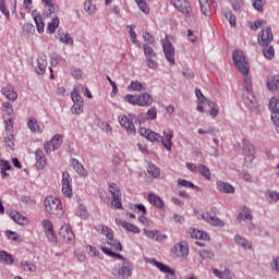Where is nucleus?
<instances>
[{
    "label": "nucleus",
    "mask_w": 279,
    "mask_h": 279,
    "mask_svg": "<svg viewBox=\"0 0 279 279\" xmlns=\"http://www.w3.org/2000/svg\"><path fill=\"white\" fill-rule=\"evenodd\" d=\"M101 251L104 254H107V256H111V258H118L119 260H123L122 265L118 268V276L120 278L125 279L130 278L132 276V266L130 265V262L123 257V255L119 253L112 252V250L101 246Z\"/></svg>",
    "instance_id": "f257e3e1"
},
{
    "label": "nucleus",
    "mask_w": 279,
    "mask_h": 279,
    "mask_svg": "<svg viewBox=\"0 0 279 279\" xmlns=\"http://www.w3.org/2000/svg\"><path fill=\"white\" fill-rule=\"evenodd\" d=\"M233 63L235 64V68L242 75H247L250 73V63L247 62V59L245 58V54L241 50H235L232 53Z\"/></svg>",
    "instance_id": "f03ea898"
},
{
    "label": "nucleus",
    "mask_w": 279,
    "mask_h": 279,
    "mask_svg": "<svg viewBox=\"0 0 279 279\" xmlns=\"http://www.w3.org/2000/svg\"><path fill=\"white\" fill-rule=\"evenodd\" d=\"M119 123L124 128V130L128 132V134H136V126H134V123H138V116L134 113H129V116H120Z\"/></svg>",
    "instance_id": "7ed1b4c3"
},
{
    "label": "nucleus",
    "mask_w": 279,
    "mask_h": 279,
    "mask_svg": "<svg viewBox=\"0 0 279 279\" xmlns=\"http://www.w3.org/2000/svg\"><path fill=\"white\" fill-rule=\"evenodd\" d=\"M45 206L49 215H56L57 217H62L64 215L62 207H60V201L53 196H48L45 198Z\"/></svg>",
    "instance_id": "20e7f679"
},
{
    "label": "nucleus",
    "mask_w": 279,
    "mask_h": 279,
    "mask_svg": "<svg viewBox=\"0 0 279 279\" xmlns=\"http://www.w3.org/2000/svg\"><path fill=\"white\" fill-rule=\"evenodd\" d=\"M71 98L74 104L72 106V113L82 114V112H84V99H82L80 90H77V87H74L73 92L71 93Z\"/></svg>",
    "instance_id": "39448f33"
},
{
    "label": "nucleus",
    "mask_w": 279,
    "mask_h": 279,
    "mask_svg": "<svg viewBox=\"0 0 279 279\" xmlns=\"http://www.w3.org/2000/svg\"><path fill=\"white\" fill-rule=\"evenodd\" d=\"M268 108L271 111V120L277 128V134H279V99L271 97L268 102Z\"/></svg>",
    "instance_id": "423d86ee"
},
{
    "label": "nucleus",
    "mask_w": 279,
    "mask_h": 279,
    "mask_svg": "<svg viewBox=\"0 0 279 279\" xmlns=\"http://www.w3.org/2000/svg\"><path fill=\"white\" fill-rule=\"evenodd\" d=\"M272 40H274V32L271 31V27L266 26L259 33L257 37V43L258 45H260V47H269Z\"/></svg>",
    "instance_id": "0eeeda50"
},
{
    "label": "nucleus",
    "mask_w": 279,
    "mask_h": 279,
    "mask_svg": "<svg viewBox=\"0 0 279 279\" xmlns=\"http://www.w3.org/2000/svg\"><path fill=\"white\" fill-rule=\"evenodd\" d=\"M146 263L153 265L154 267H157V269H159V271H162V274H169L167 276V279H175V270L169 268V266L162 264L161 262L156 260V258H146Z\"/></svg>",
    "instance_id": "6e6552de"
},
{
    "label": "nucleus",
    "mask_w": 279,
    "mask_h": 279,
    "mask_svg": "<svg viewBox=\"0 0 279 279\" xmlns=\"http://www.w3.org/2000/svg\"><path fill=\"white\" fill-rule=\"evenodd\" d=\"M243 101L248 110H256L258 108V99L254 96V92L250 87H245V93L243 94Z\"/></svg>",
    "instance_id": "1a4fd4ad"
},
{
    "label": "nucleus",
    "mask_w": 279,
    "mask_h": 279,
    "mask_svg": "<svg viewBox=\"0 0 279 279\" xmlns=\"http://www.w3.org/2000/svg\"><path fill=\"white\" fill-rule=\"evenodd\" d=\"M162 49L166 60L171 64H175V48H173V45L167 37L162 40Z\"/></svg>",
    "instance_id": "9d476101"
},
{
    "label": "nucleus",
    "mask_w": 279,
    "mask_h": 279,
    "mask_svg": "<svg viewBox=\"0 0 279 279\" xmlns=\"http://www.w3.org/2000/svg\"><path fill=\"white\" fill-rule=\"evenodd\" d=\"M172 5L175 7L181 14H184L185 19H191V14L193 10L191 9V4L186 0H171Z\"/></svg>",
    "instance_id": "9b49d317"
},
{
    "label": "nucleus",
    "mask_w": 279,
    "mask_h": 279,
    "mask_svg": "<svg viewBox=\"0 0 279 279\" xmlns=\"http://www.w3.org/2000/svg\"><path fill=\"white\" fill-rule=\"evenodd\" d=\"M242 150L245 156L244 158L245 165H252L254 160V156L256 154L254 146L251 145V143L247 140H244L242 143Z\"/></svg>",
    "instance_id": "f8f14e48"
},
{
    "label": "nucleus",
    "mask_w": 279,
    "mask_h": 279,
    "mask_svg": "<svg viewBox=\"0 0 279 279\" xmlns=\"http://www.w3.org/2000/svg\"><path fill=\"white\" fill-rule=\"evenodd\" d=\"M109 192L112 195V202L110 203L111 208L122 209L123 205L121 204V190L117 189V184H111L109 186Z\"/></svg>",
    "instance_id": "ddd939ff"
},
{
    "label": "nucleus",
    "mask_w": 279,
    "mask_h": 279,
    "mask_svg": "<svg viewBox=\"0 0 279 279\" xmlns=\"http://www.w3.org/2000/svg\"><path fill=\"white\" fill-rule=\"evenodd\" d=\"M71 174L64 171L62 173V193L65 197H73V186H71Z\"/></svg>",
    "instance_id": "4468645a"
},
{
    "label": "nucleus",
    "mask_w": 279,
    "mask_h": 279,
    "mask_svg": "<svg viewBox=\"0 0 279 279\" xmlns=\"http://www.w3.org/2000/svg\"><path fill=\"white\" fill-rule=\"evenodd\" d=\"M201 217H202V219H204V221H206L210 226H215L218 228H223V226H226V223L223 221H221V219H219L217 216H213L208 213L201 215Z\"/></svg>",
    "instance_id": "2eb2a0df"
},
{
    "label": "nucleus",
    "mask_w": 279,
    "mask_h": 279,
    "mask_svg": "<svg viewBox=\"0 0 279 279\" xmlns=\"http://www.w3.org/2000/svg\"><path fill=\"white\" fill-rule=\"evenodd\" d=\"M59 235L61 239L68 241V243H71V241L75 240V234L73 233V230H71V227L68 225L60 228Z\"/></svg>",
    "instance_id": "dca6fc26"
},
{
    "label": "nucleus",
    "mask_w": 279,
    "mask_h": 279,
    "mask_svg": "<svg viewBox=\"0 0 279 279\" xmlns=\"http://www.w3.org/2000/svg\"><path fill=\"white\" fill-rule=\"evenodd\" d=\"M173 254H177V256H187L189 255V244L186 242H180L174 244L172 248Z\"/></svg>",
    "instance_id": "f3484780"
},
{
    "label": "nucleus",
    "mask_w": 279,
    "mask_h": 279,
    "mask_svg": "<svg viewBox=\"0 0 279 279\" xmlns=\"http://www.w3.org/2000/svg\"><path fill=\"white\" fill-rule=\"evenodd\" d=\"M116 223H117V226H122V228H124V230H126V232H133V234L141 233V229H138V227H136L125 220L117 218Z\"/></svg>",
    "instance_id": "a211bd4d"
},
{
    "label": "nucleus",
    "mask_w": 279,
    "mask_h": 279,
    "mask_svg": "<svg viewBox=\"0 0 279 279\" xmlns=\"http://www.w3.org/2000/svg\"><path fill=\"white\" fill-rule=\"evenodd\" d=\"M171 138H173V131L167 130L163 131V136H161L160 143H162L163 147L168 151H171V147H173V143H171Z\"/></svg>",
    "instance_id": "6ab92c4d"
},
{
    "label": "nucleus",
    "mask_w": 279,
    "mask_h": 279,
    "mask_svg": "<svg viewBox=\"0 0 279 279\" xmlns=\"http://www.w3.org/2000/svg\"><path fill=\"white\" fill-rule=\"evenodd\" d=\"M7 215H9L11 219H13V221H15V223H17L19 226H25V223H27V217L21 215V213L19 211L8 209Z\"/></svg>",
    "instance_id": "aec40b11"
},
{
    "label": "nucleus",
    "mask_w": 279,
    "mask_h": 279,
    "mask_svg": "<svg viewBox=\"0 0 279 279\" xmlns=\"http://www.w3.org/2000/svg\"><path fill=\"white\" fill-rule=\"evenodd\" d=\"M267 88L271 93H279V75H270L267 77Z\"/></svg>",
    "instance_id": "412c9836"
},
{
    "label": "nucleus",
    "mask_w": 279,
    "mask_h": 279,
    "mask_svg": "<svg viewBox=\"0 0 279 279\" xmlns=\"http://www.w3.org/2000/svg\"><path fill=\"white\" fill-rule=\"evenodd\" d=\"M71 165L73 169L81 175V178H86L88 175V171L84 168V166L77 159H71Z\"/></svg>",
    "instance_id": "4be33fe9"
},
{
    "label": "nucleus",
    "mask_w": 279,
    "mask_h": 279,
    "mask_svg": "<svg viewBox=\"0 0 279 279\" xmlns=\"http://www.w3.org/2000/svg\"><path fill=\"white\" fill-rule=\"evenodd\" d=\"M35 158H36V168L43 171L45 167H47V160H45V153L43 150L37 149L35 153Z\"/></svg>",
    "instance_id": "5701e85b"
},
{
    "label": "nucleus",
    "mask_w": 279,
    "mask_h": 279,
    "mask_svg": "<svg viewBox=\"0 0 279 279\" xmlns=\"http://www.w3.org/2000/svg\"><path fill=\"white\" fill-rule=\"evenodd\" d=\"M154 104V98L147 93H143L137 96V106L147 107Z\"/></svg>",
    "instance_id": "b1692460"
},
{
    "label": "nucleus",
    "mask_w": 279,
    "mask_h": 279,
    "mask_svg": "<svg viewBox=\"0 0 279 279\" xmlns=\"http://www.w3.org/2000/svg\"><path fill=\"white\" fill-rule=\"evenodd\" d=\"M144 233L145 235L148 238V239H155V241H158V242H162L165 241V239H167V235L166 234H160V231L158 230H148V229H144Z\"/></svg>",
    "instance_id": "393cba45"
},
{
    "label": "nucleus",
    "mask_w": 279,
    "mask_h": 279,
    "mask_svg": "<svg viewBox=\"0 0 279 279\" xmlns=\"http://www.w3.org/2000/svg\"><path fill=\"white\" fill-rule=\"evenodd\" d=\"M187 234H190V236L192 239H199L202 241H208V233H206L204 231H199V230L196 231L195 228H190L187 230Z\"/></svg>",
    "instance_id": "a878e982"
},
{
    "label": "nucleus",
    "mask_w": 279,
    "mask_h": 279,
    "mask_svg": "<svg viewBox=\"0 0 279 279\" xmlns=\"http://www.w3.org/2000/svg\"><path fill=\"white\" fill-rule=\"evenodd\" d=\"M216 186H217V191H219V193H227V194L234 193V186H232V184H230V183H226L223 181H218L216 183Z\"/></svg>",
    "instance_id": "bb28decb"
},
{
    "label": "nucleus",
    "mask_w": 279,
    "mask_h": 279,
    "mask_svg": "<svg viewBox=\"0 0 279 279\" xmlns=\"http://www.w3.org/2000/svg\"><path fill=\"white\" fill-rule=\"evenodd\" d=\"M35 71L38 75H45L47 71V57H39L37 59V68H35Z\"/></svg>",
    "instance_id": "cd10ccee"
},
{
    "label": "nucleus",
    "mask_w": 279,
    "mask_h": 279,
    "mask_svg": "<svg viewBox=\"0 0 279 279\" xmlns=\"http://www.w3.org/2000/svg\"><path fill=\"white\" fill-rule=\"evenodd\" d=\"M213 274H215V276L220 279H234V274H232V271H230L229 269L220 271L219 269L214 268Z\"/></svg>",
    "instance_id": "c85d7f7f"
},
{
    "label": "nucleus",
    "mask_w": 279,
    "mask_h": 279,
    "mask_svg": "<svg viewBox=\"0 0 279 279\" xmlns=\"http://www.w3.org/2000/svg\"><path fill=\"white\" fill-rule=\"evenodd\" d=\"M148 202L157 208H165V202L162 198H160V196H157L156 194H148Z\"/></svg>",
    "instance_id": "c756f323"
},
{
    "label": "nucleus",
    "mask_w": 279,
    "mask_h": 279,
    "mask_svg": "<svg viewBox=\"0 0 279 279\" xmlns=\"http://www.w3.org/2000/svg\"><path fill=\"white\" fill-rule=\"evenodd\" d=\"M234 241L238 245H241L244 250H252V243L247 241L245 238L236 234L234 235Z\"/></svg>",
    "instance_id": "7c9ffc66"
},
{
    "label": "nucleus",
    "mask_w": 279,
    "mask_h": 279,
    "mask_svg": "<svg viewBox=\"0 0 279 279\" xmlns=\"http://www.w3.org/2000/svg\"><path fill=\"white\" fill-rule=\"evenodd\" d=\"M60 27V19L52 15V21L48 23L47 32L48 34H56V28Z\"/></svg>",
    "instance_id": "2f4dec72"
},
{
    "label": "nucleus",
    "mask_w": 279,
    "mask_h": 279,
    "mask_svg": "<svg viewBox=\"0 0 279 279\" xmlns=\"http://www.w3.org/2000/svg\"><path fill=\"white\" fill-rule=\"evenodd\" d=\"M199 5H201V12H203L204 16H211L213 15L210 4L208 3L207 0H199Z\"/></svg>",
    "instance_id": "473e14b6"
},
{
    "label": "nucleus",
    "mask_w": 279,
    "mask_h": 279,
    "mask_svg": "<svg viewBox=\"0 0 279 279\" xmlns=\"http://www.w3.org/2000/svg\"><path fill=\"white\" fill-rule=\"evenodd\" d=\"M107 245H110L114 252H122L123 246L121 245V242L119 240H114V236L107 239Z\"/></svg>",
    "instance_id": "72a5a7b5"
},
{
    "label": "nucleus",
    "mask_w": 279,
    "mask_h": 279,
    "mask_svg": "<svg viewBox=\"0 0 279 279\" xmlns=\"http://www.w3.org/2000/svg\"><path fill=\"white\" fill-rule=\"evenodd\" d=\"M96 230H98V232H100V234H102L104 236L108 239H112V236H114V233L112 232V229L106 227V226H98L96 227Z\"/></svg>",
    "instance_id": "f704fd0d"
},
{
    "label": "nucleus",
    "mask_w": 279,
    "mask_h": 279,
    "mask_svg": "<svg viewBox=\"0 0 279 279\" xmlns=\"http://www.w3.org/2000/svg\"><path fill=\"white\" fill-rule=\"evenodd\" d=\"M0 262L3 263L4 265H12L14 263V258L12 255L5 251L0 252Z\"/></svg>",
    "instance_id": "c9c22d12"
},
{
    "label": "nucleus",
    "mask_w": 279,
    "mask_h": 279,
    "mask_svg": "<svg viewBox=\"0 0 279 279\" xmlns=\"http://www.w3.org/2000/svg\"><path fill=\"white\" fill-rule=\"evenodd\" d=\"M0 167H1V171H0L1 175H3L4 178L10 175V173L5 172V171L12 170V165H10V161L0 159Z\"/></svg>",
    "instance_id": "e433bc0d"
},
{
    "label": "nucleus",
    "mask_w": 279,
    "mask_h": 279,
    "mask_svg": "<svg viewBox=\"0 0 279 279\" xmlns=\"http://www.w3.org/2000/svg\"><path fill=\"white\" fill-rule=\"evenodd\" d=\"M57 37L59 38V40L64 43V45H73V37H71L69 33L64 34V33H61V31L59 29Z\"/></svg>",
    "instance_id": "4c0bfd02"
},
{
    "label": "nucleus",
    "mask_w": 279,
    "mask_h": 279,
    "mask_svg": "<svg viewBox=\"0 0 279 279\" xmlns=\"http://www.w3.org/2000/svg\"><path fill=\"white\" fill-rule=\"evenodd\" d=\"M2 94L4 95V97H7L10 101H16V97H19V95L16 94V92L12 90L9 87H3L2 88Z\"/></svg>",
    "instance_id": "58836bf2"
},
{
    "label": "nucleus",
    "mask_w": 279,
    "mask_h": 279,
    "mask_svg": "<svg viewBox=\"0 0 279 279\" xmlns=\"http://www.w3.org/2000/svg\"><path fill=\"white\" fill-rule=\"evenodd\" d=\"M223 15L227 19V21H229L231 27H236V16L232 14V11H230L229 9H225Z\"/></svg>",
    "instance_id": "ea45409f"
},
{
    "label": "nucleus",
    "mask_w": 279,
    "mask_h": 279,
    "mask_svg": "<svg viewBox=\"0 0 279 279\" xmlns=\"http://www.w3.org/2000/svg\"><path fill=\"white\" fill-rule=\"evenodd\" d=\"M34 21H35L38 34H44L45 33V22H43V16L35 15Z\"/></svg>",
    "instance_id": "a19ab883"
},
{
    "label": "nucleus",
    "mask_w": 279,
    "mask_h": 279,
    "mask_svg": "<svg viewBox=\"0 0 279 279\" xmlns=\"http://www.w3.org/2000/svg\"><path fill=\"white\" fill-rule=\"evenodd\" d=\"M178 184H179V186H184L185 189H193L194 191H199V186H197L193 182L186 181L184 179H179Z\"/></svg>",
    "instance_id": "79ce46f5"
},
{
    "label": "nucleus",
    "mask_w": 279,
    "mask_h": 279,
    "mask_svg": "<svg viewBox=\"0 0 279 279\" xmlns=\"http://www.w3.org/2000/svg\"><path fill=\"white\" fill-rule=\"evenodd\" d=\"M5 236L10 240V241H14L15 243H22L23 239H21V235H19V233L14 232V231H5Z\"/></svg>",
    "instance_id": "37998d69"
},
{
    "label": "nucleus",
    "mask_w": 279,
    "mask_h": 279,
    "mask_svg": "<svg viewBox=\"0 0 279 279\" xmlns=\"http://www.w3.org/2000/svg\"><path fill=\"white\" fill-rule=\"evenodd\" d=\"M50 143H52V149L56 151V149H60L62 147V136L60 135H54Z\"/></svg>",
    "instance_id": "c03bdc74"
},
{
    "label": "nucleus",
    "mask_w": 279,
    "mask_h": 279,
    "mask_svg": "<svg viewBox=\"0 0 279 279\" xmlns=\"http://www.w3.org/2000/svg\"><path fill=\"white\" fill-rule=\"evenodd\" d=\"M199 256L205 260H213V258H215V253H213L210 250L203 248L199 251Z\"/></svg>",
    "instance_id": "a18cd8bd"
},
{
    "label": "nucleus",
    "mask_w": 279,
    "mask_h": 279,
    "mask_svg": "<svg viewBox=\"0 0 279 279\" xmlns=\"http://www.w3.org/2000/svg\"><path fill=\"white\" fill-rule=\"evenodd\" d=\"M147 171L151 178H160V168H158V166L149 165Z\"/></svg>",
    "instance_id": "49530a36"
},
{
    "label": "nucleus",
    "mask_w": 279,
    "mask_h": 279,
    "mask_svg": "<svg viewBox=\"0 0 279 279\" xmlns=\"http://www.w3.org/2000/svg\"><path fill=\"white\" fill-rule=\"evenodd\" d=\"M270 268L275 276H279V256L272 257V262L270 263Z\"/></svg>",
    "instance_id": "de8ad7c7"
},
{
    "label": "nucleus",
    "mask_w": 279,
    "mask_h": 279,
    "mask_svg": "<svg viewBox=\"0 0 279 279\" xmlns=\"http://www.w3.org/2000/svg\"><path fill=\"white\" fill-rule=\"evenodd\" d=\"M198 173H201L203 178H206V180H210V169L207 166L199 165Z\"/></svg>",
    "instance_id": "09e8293b"
},
{
    "label": "nucleus",
    "mask_w": 279,
    "mask_h": 279,
    "mask_svg": "<svg viewBox=\"0 0 279 279\" xmlns=\"http://www.w3.org/2000/svg\"><path fill=\"white\" fill-rule=\"evenodd\" d=\"M147 141H150V143H160V141H162V135L154 132V131H150L148 133V137H146Z\"/></svg>",
    "instance_id": "8fccbe9b"
},
{
    "label": "nucleus",
    "mask_w": 279,
    "mask_h": 279,
    "mask_svg": "<svg viewBox=\"0 0 279 279\" xmlns=\"http://www.w3.org/2000/svg\"><path fill=\"white\" fill-rule=\"evenodd\" d=\"M265 48L263 49V53L267 60H271L274 56H276V52L274 50V47L271 46H264Z\"/></svg>",
    "instance_id": "3c124183"
},
{
    "label": "nucleus",
    "mask_w": 279,
    "mask_h": 279,
    "mask_svg": "<svg viewBox=\"0 0 279 279\" xmlns=\"http://www.w3.org/2000/svg\"><path fill=\"white\" fill-rule=\"evenodd\" d=\"M27 125L31 132H40V126H38V120L36 118H31Z\"/></svg>",
    "instance_id": "603ef678"
},
{
    "label": "nucleus",
    "mask_w": 279,
    "mask_h": 279,
    "mask_svg": "<svg viewBox=\"0 0 279 279\" xmlns=\"http://www.w3.org/2000/svg\"><path fill=\"white\" fill-rule=\"evenodd\" d=\"M21 265L24 267V270L29 271V274H34V271H36V265L32 262H22Z\"/></svg>",
    "instance_id": "864d4df0"
},
{
    "label": "nucleus",
    "mask_w": 279,
    "mask_h": 279,
    "mask_svg": "<svg viewBox=\"0 0 279 279\" xmlns=\"http://www.w3.org/2000/svg\"><path fill=\"white\" fill-rule=\"evenodd\" d=\"M129 90H137L138 93H141V90H145V88H143V84H141V82L133 81L129 85Z\"/></svg>",
    "instance_id": "5fc2aeb1"
},
{
    "label": "nucleus",
    "mask_w": 279,
    "mask_h": 279,
    "mask_svg": "<svg viewBox=\"0 0 279 279\" xmlns=\"http://www.w3.org/2000/svg\"><path fill=\"white\" fill-rule=\"evenodd\" d=\"M146 66H148V69H153V70L158 69V62L156 61V57L146 58Z\"/></svg>",
    "instance_id": "6e6d98bb"
},
{
    "label": "nucleus",
    "mask_w": 279,
    "mask_h": 279,
    "mask_svg": "<svg viewBox=\"0 0 279 279\" xmlns=\"http://www.w3.org/2000/svg\"><path fill=\"white\" fill-rule=\"evenodd\" d=\"M144 54L145 58H156V52L154 48L149 47L148 45H144Z\"/></svg>",
    "instance_id": "4d7b16f0"
},
{
    "label": "nucleus",
    "mask_w": 279,
    "mask_h": 279,
    "mask_svg": "<svg viewBox=\"0 0 279 279\" xmlns=\"http://www.w3.org/2000/svg\"><path fill=\"white\" fill-rule=\"evenodd\" d=\"M4 143L7 147H9L10 149H14V135L10 133L8 136H5Z\"/></svg>",
    "instance_id": "13d9d810"
},
{
    "label": "nucleus",
    "mask_w": 279,
    "mask_h": 279,
    "mask_svg": "<svg viewBox=\"0 0 279 279\" xmlns=\"http://www.w3.org/2000/svg\"><path fill=\"white\" fill-rule=\"evenodd\" d=\"M124 101H126L128 104H132V106H138L137 96H134L132 94H128L124 97Z\"/></svg>",
    "instance_id": "bf43d9fd"
},
{
    "label": "nucleus",
    "mask_w": 279,
    "mask_h": 279,
    "mask_svg": "<svg viewBox=\"0 0 279 279\" xmlns=\"http://www.w3.org/2000/svg\"><path fill=\"white\" fill-rule=\"evenodd\" d=\"M84 10L85 12H88V14H95V10H97V8L90 1H86L84 3Z\"/></svg>",
    "instance_id": "052dcab7"
},
{
    "label": "nucleus",
    "mask_w": 279,
    "mask_h": 279,
    "mask_svg": "<svg viewBox=\"0 0 279 279\" xmlns=\"http://www.w3.org/2000/svg\"><path fill=\"white\" fill-rule=\"evenodd\" d=\"M41 226L44 227L46 233L53 231V223H51V221L48 219H44Z\"/></svg>",
    "instance_id": "680f3d73"
},
{
    "label": "nucleus",
    "mask_w": 279,
    "mask_h": 279,
    "mask_svg": "<svg viewBox=\"0 0 279 279\" xmlns=\"http://www.w3.org/2000/svg\"><path fill=\"white\" fill-rule=\"evenodd\" d=\"M234 12H239L243 8V0H230Z\"/></svg>",
    "instance_id": "e2e57ef3"
},
{
    "label": "nucleus",
    "mask_w": 279,
    "mask_h": 279,
    "mask_svg": "<svg viewBox=\"0 0 279 279\" xmlns=\"http://www.w3.org/2000/svg\"><path fill=\"white\" fill-rule=\"evenodd\" d=\"M76 216L77 217H81V219H87L88 217V211L86 210V207H80L77 210H76Z\"/></svg>",
    "instance_id": "0e129e2a"
},
{
    "label": "nucleus",
    "mask_w": 279,
    "mask_h": 279,
    "mask_svg": "<svg viewBox=\"0 0 279 279\" xmlns=\"http://www.w3.org/2000/svg\"><path fill=\"white\" fill-rule=\"evenodd\" d=\"M195 95L198 99V102L201 104H206L207 98L204 96V94L202 93V89L199 88H195Z\"/></svg>",
    "instance_id": "69168bd1"
},
{
    "label": "nucleus",
    "mask_w": 279,
    "mask_h": 279,
    "mask_svg": "<svg viewBox=\"0 0 279 279\" xmlns=\"http://www.w3.org/2000/svg\"><path fill=\"white\" fill-rule=\"evenodd\" d=\"M137 5L140 10L144 12V14H149V7L145 0H142V2L137 3Z\"/></svg>",
    "instance_id": "338daca9"
},
{
    "label": "nucleus",
    "mask_w": 279,
    "mask_h": 279,
    "mask_svg": "<svg viewBox=\"0 0 279 279\" xmlns=\"http://www.w3.org/2000/svg\"><path fill=\"white\" fill-rule=\"evenodd\" d=\"M269 202H279V193L276 191H268Z\"/></svg>",
    "instance_id": "774afa93"
}]
</instances>
